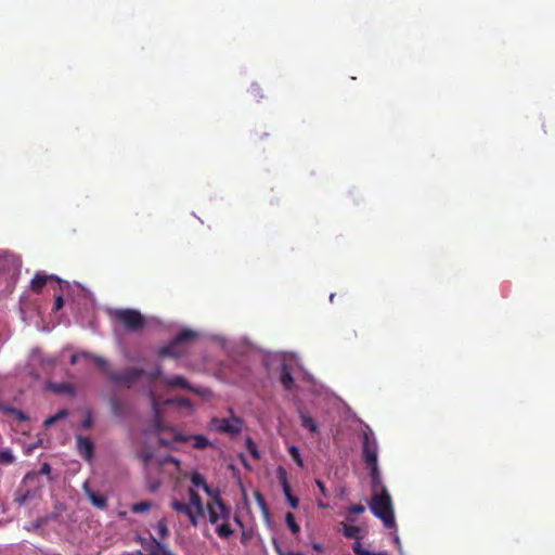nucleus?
<instances>
[{
    "label": "nucleus",
    "mask_w": 555,
    "mask_h": 555,
    "mask_svg": "<svg viewBox=\"0 0 555 555\" xmlns=\"http://www.w3.org/2000/svg\"><path fill=\"white\" fill-rule=\"evenodd\" d=\"M114 331L141 335L151 327L153 319L132 308H115L107 311Z\"/></svg>",
    "instance_id": "obj_1"
},
{
    "label": "nucleus",
    "mask_w": 555,
    "mask_h": 555,
    "mask_svg": "<svg viewBox=\"0 0 555 555\" xmlns=\"http://www.w3.org/2000/svg\"><path fill=\"white\" fill-rule=\"evenodd\" d=\"M369 506L374 516L380 519L386 528L396 527L392 500L386 487H382L378 492H373Z\"/></svg>",
    "instance_id": "obj_2"
},
{
    "label": "nucleus",
    "mask_w": 555,
    "mask_h": 555,
    "mask_svg": "<svg viewBox=\"0 0 555 555\" xmlns=\"http://www.w3.org/2000/svg\"><path fill=\"white\" fill-rule=\"evenodd\" d=\"M206 511L209 522L216 525V533L222 539H229L234 532L230 526L231 507L225 502L207 503Z\"/></svg>",
    "instance_id": "obj_3"
},
{
    "label": "nucleus",
    "mask_w": 555,
    "mask_h": 555,
    "mask_svg": "<svg viewBox=\"0 0 555 555\" xmlns=\"http://www.w3.org/2000/svg\"><path fill=\"white\" fill-rule=\"evenodd\" d=\"M143 375H146L151 382H155L163 376V371L159 365H156L150 371L127 367L119 372H107V377L114 385H121L127 388H131Z\"/></svg>",
    "instance_id": "obj_4"
},
{
    "label": "nucleus",
    "mask_w": 555,
    "mask_h": 555,
    "mask_svg": "<svg viewBox=\"0 0 555 555\" xmlns=\"http://www.w3.org/2000/svg\"><path fill=\"white\" fill-rule=\"evenodd\" d=\"M195 344L217 345L219 347H224L227 345V340L221 336H207L199 331L190 327H183L175 335L167 347Z\"/></svg>",
    "instance_id": "obj_5"
},
{
    "label": "nucleus",
    "mask_w": 555,
    "mask_h": 555,
    "mask_svg": "<svg viewBox=\"0 0 555 555\" xmlns=\"http://www.w3.org/2000/svg\"><path fill=\"white\" fill-rule=\"evenodd\" d=\"M230 413L233 414V410L230 409ZM243 420L238 416L232 415L231 418H219L214 417L211 420V425L219 433H224L230 436H237L241 434L243 429Z\"/></svg>",
    "instance_id": "obj_6"
},
{
    "label": "nucleus",
    "mask_w": 555,
    "mask_h": 555,
    "mask_svg": "<svg viewBox=\"0 0 555 555\" xmlns=\"http://www.w3.org/2000/svg\"><path fill=\"white\" fill-rule=\"evenodd\" d=\"M362 459L365 465H374L377 462V442L370 429L362 433Z\"/></svg>",
    "instance_id": "obj_7"
},
{
    "label": "nucleus",
    "mask_w": 555,
    "mask_h": 555,
    "mask_svg": "<svg viewBox=\"0 0 555 555\" xmlns=\"http://www.w3.org/2000/svg\"><path fill=\"white\" fill-rule=\"evenodd\" d=\"M142 545L149 550L147 554H143L141 551H138L137 555H175L166 545L162 544L159 540L155 537H151V541L146 542L144 539H141Z\"/></svg>",
    "instance_id": "obj_8"
},
{
    "label": "nucleus",
    "mask_w": 555,
    "mask_h": 555,
    "mask_svg": "<svg viewBox=\"0 0 555 555\" xmlns=\"http://www.w3.org/2000/svg\"><path fill=\"white\" fill-rule=\"evenodd\" d=\"M77 450L79 454L86 460L91 461L94 454V444L93 442L83 436H78L76 440Z\"/></svg>",
    "instance_id": "obj_9"
},
{
    "label": "nucleus",
    "mask_w": 555,
    "mask_h": 555,
    "mask_svg": "<svg viewBox=\"0 0 555 555\" xmlns=\"http://www.w3.org/2000/svg\"><path fill=\"white\" fill-rule=\"evenodd\" d=\"M170 505L175 512L186 515L193 527L198 526L197 515L194 513L193 508H191V506L188 503L173 500Z\"/></svg>",
    "instance_id": "obj_10"
},
{
    "label": "nucleus",
    "mask_w": 555,
    "mask_h": 555,
    "mask_svg": "<svg viewBox=\"0 0 555 555\" xmlns=\"http://www.w3.org/2000/svg\"><path fill=\"white\" fill-rule=\"evenodd\" d=\"M50 280H54L59 283L61 282V280L55 275H47L44 273L37 272L30 281V289L36 294H40Z\"/></svg>",
    "instance_id": "obj_11"
},
{
    "label": "nucleus",
    "mask_w": 555,
    "mask_h": 555,
    "mask_svg": "<svg viewBox=\"0 0 555 555\" xmlns=\"http://www.w3.org/2000/svg\"><path fill=\"white\" fill-rule=\"evenodd\" d=\"M83 491L93 506H95L100 509L106 508V506H107L106 496L90 489L88 482L83 483Z\"/></svg>",
    "instance_id": "obj_12"
},
{
    "label": "nucleus",
    "mask_w": 555,
    "mask_h": 555,
    "mask_svg": "<svg viewBox=\"0 0 555 555\" xmlns=\"http://www.w3.org/2000/svg\"><path fill=\"white\" fill-rule=\"evenodd\" d=\"M188 493H189V499H190L189 505L191 506V508L192 507L195 508L194 513L197 515V519L199 517H204L206 506L204 505L203 500H202L201 495L198 494V492L195 491L193 488H189Z\"/></svg>",
    "instance_id": "obj_13"
},
{
    "label": "nucleus",
    "mask_w": 555,
    "mask_h": 555,
    "mask_svg": "<svg viewBox=\"0 0 555 555\" xmlns=\"http://www.w3.org/2000/svg\"><path fill=\"white\" fill-rule=\"evenodd\" d=\"M175 439H176V441H179V442H185L189 439H193V441H194L193 447L197 450H203L210 446L209 439L204 435H195L192 437L183 436V435H176Z\"/></svg>",
    "instance_id": "obj_14"
},
{
    "label": "nucleus",
    "mask_w": 555,
    "mask_h": 555,
    "mask_svg": "<svg viewBox=\"0 0 555 555\" xmlns=\"http://www.w3.org/2000/svg\"><path fill=\"white\" fill-rule=\"evenodd\" d=\"M162 380L167 387H181L191 391L199 392L197 389L193 388L183 376L180 375L164 377Z\"/></svg>",
    "instance_id": "obj_15"
},
{
    "label": "nucleus",
    "mask_w": 555,
    "mask_h": 555,
    "mask_svg": "<svg viewBox=\"0 0 555 555\" xmlns=\"http://www.w3.org/2000/svg\"><path fill=\"white\" fill-rule=\"evenodd\" d=\"M366 466L370 469V476H371V480H372L373 492L380 491V488L385 487V486L382 485L380 473H379V468H378V462H376L374 465H366Z\"/></svg>",
    "instance_id": "obj_16"
},
{
    "label": "nucleus",
    "mask_w": 555,
    "mask_h": 555,
    "mask_svg": "<svg viewBox=\"0 0 555 555\" xmlns=\"http://www.w3.org/2000/svg\"><path fill=\"white\" fill-rule=\"evenodd\" d=\"M280 380L286 390H291L294 387V378L286 363H283L281 366Z\"/></svg>",
    "instance_id": "obj_17"
},
{
    "label": "nucleus",
    "mask_w": 555,
    "mask_h": 555,
    "mask_svg": "<svg viewBox=\"0 0 555 555\" xmlns=\"http://www.w3.org/2000/svg\"><path fill=\"white\" fill-rule=\"evenodd\" d=\"M51 472H52L51 465L49 463H43L38 473H36V472L27 473L23 478V483H28V482L35 481L37 479L38 475L50 476Z\"/></svg>",
    "instance_id": "obj_18"
},
{
    "label": "nucleus",
    "mask_w": 555,
    "mask_h": 555,
    "mask_svg": "<svg viewBox=\"0 0 555 555\" xmlns=\"http://www.w3.org/2000/svg\"><path fill=\"white\" fill-rule=\"evenodd\" d=\"M149 398H150V401H151V405L153 408V411L155 413V426L157 428V430H162V426H160V420L158 417V413H159V403H158V400H157V397H156V393L154 391L153 388H149Z\"/></svg>",
    "instance_id": "obj_19"
},
{
    "label": "nucleus",
    "mask_w": 555,
    "mask_h": 555,
    "mask_svg": "<svg viewBox=\"0 0 555 555\" xmlns=\"http://www.w3.org/2000/svg\"><path fill=\"white\" fill-rule=\"evenodd\" d=\"M52 389L56 393H68L74 396L76 393V388L73 384L69 383H60L52 385Z\"/></svg>",
    "instance_id": "obj_20"
},
{
    "label": "nucleus",
    "mask_w": 555,
    "mask_h": 555,
    "mask_svg": "<svg viewBox=\"0 0 555 555\" xmlns=\"http://www.w3.org/2000/svg\"><path fill=\"white\" fill-rule=\"evenodd\" d=\"M203 490L210 498L207 503L224 502L221 498L219 489L211 488L209 485H207Z\"/></svg>",
    "instance_id": "obj_21"
},
{
    "label": "nucleus",
    "mask_w": 555,
    "mask_h": 555,
    "mask_svg": "<svg viewBox=\"0 0 555 555\" xmlns=\"http://www.w3.org/2000/svg\"><path fill=\"white\" fill-rule=\"evenodd\" d=\"M68 415V411L66 409H62L60 410L56 414L48 417L46 421H44V427L49 428L51 427L52 425H54L57 421L60 420H63V418H66Z\"/></svg>",
    "instance_id": "obj_22"
},
{
    "label": "nucleus",
    "mask_w": 555,
    "mask_h": 555,
    "mask_svg": "<svg viewBox=\"0 0 555 555\" xmlns=\"http://www.w3.org/2000/svg\"><path fill=\"white\" fill-rule=\"evenodd\" d=\"M301 425L309 429L311 433H318L319 427L315 423V421L308 414H301Z\"/></svg>",
    "instance_id": "obj_23"
},
{
    "label": "nucleus",
    "mask_w": 555,
    "mask_h": 555,
    "mask_svg": "<svg viewBox=\"0 0 555 555\" xmlns=\"http://www.w3.org/2000/svg\"><path fill=\"white\" fill-rule=\"evenodd\" d=\"M152 503L150 501H141L131 505L130 511L134 514L146 513L151 509Z\"/></svg>",
    "instance_id": "obj_24"
},
{
    "label": "nucleus",
    "mask_w": 555,
    "mask_h": 555,
    "mask_svg": "<svg viewBox=\"0 0 555 555\" xmlns=\"http://www.w3.org/2000/svg\"><path fill=\"white\" fill-rule=\"evenodd\" d=\"M360 528L358 526H348L344 525V535L348 539H356L359 541L360 537Z\"/></svg>",
    "instance_id": "obj_25"
},
{
    "label": "nucleus",
    "mask_w": 555,
    "mask_h": 555,
    "mask_svg": "<svg viewBox=\"0 0 555 555\" xmlns=\"http://www.w3.org/2000/svg\"><path fill=\"white\" fill-rule=\"evenodd\" d=\"M279 473H280V480L282 483L283 492L287 499L288 496H292L293 494H292L291 486L287 481L286 472L283 468H280Z\"/></svg>",
    "instance_id": "obj_26"
},
{
    "label": "nucleus",
    "mask_w": 555,
    "mask_h": 555,
    "mask_svg": "<svg viewBox=\"0 0 555 555\" xmlns=\"http://www.w3.org/2000/svg\"><path fill=\"white\" fill-rule=\"evenodd\" d=\"M14 461L15 456L10 449L0 450V465H10Z\"/></svg>",
    "instance_id": "obj_27"
},
{
    "label": "nucleus",
    "mask_w": 555,
    "mask_h": 555,
    "mask_svg": "<svg viewBox=\"0 0 555 555\" xmlns=\"http://www.w3.org/2000/svg\"><path fill=\"white\" fill-rule=\"evenodd\" d=\"M285 521H286V525L288 526L289 530L294 533V534H297L299 531H300V527L299 525L296 522V519H295V516L293 513H287L285 515Z\"/></svg>",
    "instance_id": "obj_28"
},
{
    "label": "nucleus",
    "mask_w": 555,
    "mask_h": 555,
    "mask_svg": "<svg viewBox=\"0 0 555 555\" xmlns=\"http://www.w3.org/2000/svg\"><path fill=\"white\" fill-rule=\"evenodd\" d=\"M352 550L354 552L356 555H388L386 552H380V553H373V552H370L367 550H365L362 544L360 543V541H356L353 546H352Z\"/></svg>",
    "instance_id": "obj_29"
},
{
    "label": "nucleus",
    "mask_w": 555,
    "mask_h": 555,
    "mask_svg": "<svg viewBox=\"0 0 555 555\" xmlns=\"http://www.w3.org/2000/svg\"><path fill=\"white\" fill-rule=\"evenodd\" d=\"M246 449L254 459H260V452L258 451L257 444L251 438L246 439Z\"/></svg>",
    "instance_id": "obj_30"
},
{
    "label": "nucleus",
    "mask_w": 555,
    "mask_h": 555,
    "mask_svg": "<svg viewBox=\"0 0 555 555\" xmlns=\"http://www.w3.org/2000/svg\"><path fill=\"white\" fill-rule=\"evenodd\" d=\"M288 452H289L292 459L294 460V462L299 467H304V461L301 459L299 449L296 446H291L289 449H288Z\"/></svg>",
    "instance_id": "obj_31"
},
{
    "label": "nucleus",
    "mask_w": 555,
    "mask_h": 555,
    "mask_svg": "<svg viewBox=\"0 0 555 555\" xmlns=\"http://www.w3.org/2000/svg\"><path fill=\"white\" fill-rule=\"evenodd\" d=\"M156 530L162 540H165L169 535V530L167 527V521L165 518L160 519L156 525Z\"/></svg>",
    "instance_id": "obj_32"
},
{
    "label": "nucleus",
    "mask_w": 555,
    "mask_h": 555,
    "mask_svg": "<svg viewBox=\"0 0 555 555\" xmlns=\"http://www.w3.org/2000/svg\"><path fill=\"white\" fill-rule=\"evenodd\" d=\"M4 413H5V414H12V415H14V417H15L18 422H25V421H27V418H28V417H27V415H26L23 411L17 410V409L12 408V406H9V405H8V408H7V410H5V412H4Z\"/></svg>",
    "instance_id": "obj_33"
},
{
    "label": "nucleus",
    "mask_w": 555,
    "mask_h": 555,
    "mask_svg": "<svg viewBox=\"0 0 555 555\" xmlns=\"http://www.w3.org/2000/svg\"><path fill=\"white\" fill-rule=\"evenodd\" d=\"M191 482L196 487H201L202 489H204L205 486L208 485L204 476H202L199 473H193L191 475Z\"/></svg>",
    "instance_id": "obj_34"
},
{
    "label": "nucleus",
    "mask_w": 555,
    "mask_h": 555,
    "mask_svg": "<svg viewBox=\"0 0 555 555\" xmlns=\"http://www.w3.org/2000/svg\"><path fill=\"white\" fill-rule=\"evenodd\" d=\"M94 359V362H95V365L101 369L106 375H107V372H113L109 366H108V363L107 361L104 359V358H101V357H93Z\"/></svg>",
    "instance_id": "obj_35"
},
{
    "label": "nucleus",
    "mask_w": 555,
    "mask_h": 555,
    "mask_svg": "<svg viewBox=\"0 0 555 555\" xmlns=\"http://www.w3.org/2000/svg\"><path fill=\"white\" fill-rule=\"evenodd\" d=\"M170 402L171 403H176L180 408H185V409H192L193 408V404H192L191 400L189 398H184V397L173 399Z\"/></svg>",
    "instance_id": "obj_36"
},
{
    "label": "nucleus",
    "mask_w": 555,
    "mask_h": 555,
    "mask_svg": "<svg viewBox=\"0 0 555 555\" xmlns=\"http://www.w3.org/2000/svg\"><path fill=\"white\" fill-rule=\"evenodd\" d=\"M178 349H167V348H164V349H158V357L159 358H165V357H169V356H172V357H178L180 356V352H176Z\"/></svg>",
    "instance_id": "obj_37"
},
{
    "label": "nucleus",
    "mask_w": 555,
    "mask_h": 555,
    "mask_svg": "<svg viewBox=\"0 0 555 555\" xmlns=\"http://www.w3.org/2000/svg\"><path fill=\"white\" fill-rule=\"evenodd\" d=\"M254 495H255V499H256L258 505L260 506V508L262 511H264L266 513H268V507H267V504H266L263 495L259 491H256L254 493Z\"/></svg>",
    "instance_id": "obj_38"
},
{
    "label": "nucleus",
    "mask_w": 555,
    "mask_h": 555,
    "mask_svg": "<svg viewBox=\"0 0 555 555\" xmlns=\"http://www.w3.org/2000/svg\"><path fill=\"white\" fill-rule=\"evenodd\" d=\"M349 513L360 515L364 513L365 507L362 504H353L348 507Z\"/></svg>",
    "instance_id": "obj_39"
},
{
    "label": "nucleus",
    "mask_w": 555,
    "mask_h": 555,
    "mask_svg": "<svg viewBox=\"0 0 555 555\" xmlns=\"http://www.w3.org/2000/svg\"><path fill=\"white\" fill-rule=\"evenodd\" d=\"M93 425V418H92V414L91 412L89 411L87 413V416L86 418L82 421L81 423V427L85 428V429H88L90 428L91 426Z\"/></svg>",
    "instance_id": "obj_40"
},
{
    "label": "nucleus",
    "mask_w": 555,
    "mask_h": 555,
    "mask_svg": "<svg viewBox=\"0 0 555 555\" xmlns=\"http://www.w3.org/2000/svg\"><path fill=\"white\" fill-rule=\"evenodd\" d=\"M111 406H112V411L115 415H119L120 414V403L118 401V399L116 398H113L111 400Z\"/></svg>",
    "instance_id": "obj_41"
},
{
    "label": "nucleus",
    "mask_w": 555,
    "mask_h": 555,
    "mask_svg": "<svg viewBox=\"0 0 555 555\" xmlns=\"http://www.w3.org/2000/svg\"><path fill=\"white\" fill-rule=\"evenodd\" d=\"M250 93L255 96V98H262V94H261V88L259 85L257 83H253L250 86Z\"/></svg>",
    "instance_id": "obj_42"
},
{
    "label": "nucleus",
    "mask_w": 555,
    "mask_h": 555,
    "mask_svg": "<svg viewBox=\"0 0 555 555\" xmlns=\"http://www.w3.org/2000/svg\"><path fill=\"white\" fill-rule=\"evenodd\" d=\"M272 545L278 555H285L287 551H284L276 539H272Z\"/></svg>",
    "instance_id": "obj_43"
},
{
    "label": "nucleus",
    "mask_w": 555,
    "mask_h": 555,
    "mask_svg": "<svg viewBox=\"0 0 555 555\" xmlns=\"http://www.w3.org/2000/svg\"><path fill=\"white\" fill-rule=\"evenodd\" d=\"M315 485L320 489L322 496L327 498V490H326L325 483L322 480L317 479Z\"/></svg>",
    "instance_id": "obj_44"
},
{
    "label": "nucleus",
    "mask_w": 555,
    "mask_h": 555,
    "mask_svg": "<svg viewBox=\"0 0 555 555\" xmlns=\"http://www.w3.org/2000/svg\"><path fill=\"white\" fill-rule=\"evenodd\" d=\"M63 306H64L63 296H61V295L56 296L55 301H54V310L59 311L60 309H62Z\"/></svg>",
    "instance_id": "obj_45"
},
{
    "label": "nucleus",
    "mask_w": 555,
    "mask_h": 555,
    "mask_svg": "<svg viewBox=\"0 0 555 555\" xmlns=\"http://www.w3.org/2000/svg\"><path fill=\"white\" fill-rule=\"evenodd\" d=\"M287 501H288V503H289L291 507H292V508H294V509H296V508L298 507V505H299V500H298V498H296V496H294V495L288 496V498H287Z\"/></svg>",
    "instance_id": "obj_46"
},
{
    "label": "nucleus",
    "mask_w": 555,
    "mask_h": 555,
    "mask_svg": "<svg viewBox=\"0 0 555 555\" xmlns=\"http://www.w3.org/2000/svg\"><path fill=\"white\" fill-rule=\"evenodd\" d=\"M29 498H30V493H29V491H27V492L23 495V498H21V499H18V500H17V502H18L20 504H23V503H25Z\"/></svg>",
    "instance_id": "obj_47"
},
{
    "label": "nucleus",
    "mask_w": 555,
    "mask_h": 555,
    "mask_svg": "<svg viewBox=\"0 0 555 555\" xmlns=\"http://www.w3.org/2000/svg\"><path fill=\"white\" fill-rule=\"evenodd\" d=\"M312 548H313L314 551H317V552H322V551H323L322 545H321V544H319V543H313V544H312Z\"/></svg>",
    "instance_id": "obj_48"
},
{
    "label": "nucleus",
    "mask_w": 555,
    "mask_h": 555,
    "mask_svg": "<svg viewBox=\"0 0 555 555\" xmlns=\"http://www.w3.org/2000/svg\"><path fill=\"white\" fill-rule=\"evenodd\" d=\"M242 347H254L253 344L249 340L242 341Z\"/></svg>",
    "instance_id": "obj_49"
},
{
    "label": "nucleus",
    "mask_w": 555,
    "mask_h": 555,
    "mask_svg": "<svg viewBox=\"0 0 555 555\" xmlns=\"http://www.w3.org/2000/svg\"><path fill=\"white\" fill-rule=\"evenodd\" d=\"M285 555H304L302 553L300 552H292V551H287Z\"/></svg>",
    "instance_id": "obj_50"
},
{
    "label": "nucleus",
    "mask_w": 555,
    "mask_h": 555,
    "mask_svg": "<svg viewBox=\"0 0 555 555\" xmlns=\"http://www.w3.org/2000/svg\"><path fill=\"white\" fill-rule=\"evenodd\" d=\"M7 408H8V405H5V404H3V403H1V402H0V411H1V412H3V413H4V412H5V410H7Z\"/></svg>",
    "instance_id": "obj_51"
},
{
    "label": "nucleus",
    "mask_w": 555,
    "mask_h": 555,
    "mask_svg": "<svg viewBox=\"0 0 555 555\" xmlns=\"http://www.w3.org/2000/svg\"><path fill=\"white\" fill-rule=\"evenodd\" d=\"M318 506L321 507V508H324L326 507L327 505L324 504L321 500L318 501Z\"/></svg>",
    "instance_id": "obj_52"
},
{
    "label": "nucleus",
    "mask_w": 555,
    "mask_h": 555,
    "mask_svg": "<svg viewBox=\"0 0 555 555\" xmlns=\"http://www.w3.org/2000/svg\"><path fill=\"white\" fill-rule=\"evenodd\" d=\"M235 521L240 525V526H243V522L241 521V519L238 517H235Z\"/></svg>",
    "instance_id": "obj_53"
},
{
    "label": "nucleus",
    "mask_w": 555,
    "mask_h": 555,
    "mask_svg": "<svg viewBox=\"0 0 555 555\" xmlns=\"http://www.w3.org/2000/svg\"><path fill=\"white\" fill-rule=\"evenodd\" d=\"M76 359H77V357H76V356H73V357H72V363H75V362H76Z\"/></svg>",
    "instance_id": "obj_54"
}]
</instances>
